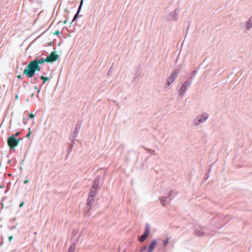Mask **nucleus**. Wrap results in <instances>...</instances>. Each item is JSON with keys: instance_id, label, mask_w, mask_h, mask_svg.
Listing matches in <instances>:
<instances>
[{"instance_id": "obj_53", "label": "nucleus", "mask_w": 252, "mask_h": 252, "mask_svg": "<svg viewBox=\"0 0 252 252\" xmlns=\"http://www.w3.org/2000/svg\"><path fill=\"white\" fill-rule=\"evenodd\" d=\"M9 155H7L6 157H7V158H8V157H9Z\"/></svg>"}, {"instance_id": "obj_15", "label": "nucleus", "mask_w": 252, "mask_h": 252, "mask_svg": "<svg viewBox=\"0 0 252 252\" xmlns=\"http://www.w3.org/2000/svg\"><path fill=\"white\" fill-rule=\"evenodd\" d=\"M32 62L33 65L35 73L36 72V71H40L41 69L40 65L34 62Z\"/></svg>"}, {"instance_id": "obj_24", "label": "nucleus", "mask_w": 252, "mask_h": 252, "mask_svg": "<svg viewBox=\"0 0 252 252\" xmlns=\"http://www.w3.org/2000/svg\"><path fill=\"white\" fill-rule=\"evenodd\" d=\"M168 241H169V238H167L166 239H165V240H164L162 242V243H163V245L164 246H165L168 243Z\"/></svg>"}, {"instance_id": "obj_42", "label": "nucleus", "mask_w": 252, "mask_h": 252, "mask_svg": "<svg viewBox=\"0 0 252 252\" xmlns=\"http://www.w3.org/2000/svg\"><path fill=\"white\" fill-rule=\"evenodd\" d=\"M29 1L30 3H32L33 2V0H29Z\"/></svg>"}, {"instance_id": "obj_12", "label": "nucleus", "mask_w": 252, "mask_h": 252, "mask_svg": "<svg viewBox=\"0 0 252 252\" xmlns=\"http://www.w3.org/2000/svg\"><path fill=\"white\" fill-rule=\"evenodd\" d=\"M69 139L70 140V142L68 143V148L67 149V152L68 153H70L71 152L75 141V139H71V138H69Z\"/></svg>"}, {"instance_id": "obj_51", "label": "nucleus", "mask_w": 252, "mask_h": 252, "mask_svg": "<svg viewBox=\"0 0 252 252\" xmlns=\"http://www.w3.org/2000/svg\"><path fill=\"white\" fill-rule=\"evenodd\" d=\"M146 247H145L143 248V250H146Z\"/></svg>"}, {"instance_id": "obj_16", "label": "nucleus", "mask_w": 252, "mask_h": 252, "mask_svg": "<svg viewBox=\"0 0 252 252\" xmlns=\"http://www.w3.org/2000/svg\"><path fill=\"white\" fill-rule=\"evenodd\" d=\"M82 15H79V13H76L74 15L70 24H72L73 22L76 21L79 17H82Z\"/></svg>"}, {"instance_id": "obj_38", "label": "nucleus", "mask_w": 252, "mask_h": 252, "mask_svg": "<svg viewBox=\"0 0 252 252\" xmlns=\"http://www.w3.org/2000/svg\"><path fill=\"white\" fill-rule=\"evenodd\" d=\"M29 180L28 179H27V180H26L24 181V183L25 184H28V183H29Z\"/></svg>"}, {"instance_id": "obj_32", "label": "nucleus", "mask_w": 252, "mask_h": 252, "mask_svg": "<svg viewBox=\"0 0 252 252\" xmlns=\"http://www.w3.org/2000/svg\"><path fill=\"white\" fill-rule=\"evenodd\" d=\"M44 84H43V83H42L40 85V87H39V90H38V94H39V92H40V90H41V87L43 86V85H44Z\"/></svg>"}, {"instance_id": "obj_54", "label": "nucleus", "mask_w": 252, "mask_h": 252, "mask_svg": "<svg viewBox=\"0 0 252 252\" xmlns=\"http://www.w3.org/2000/svg\"><path fill=\"white\" fill-rule=\"evenodd\" d=\"M20 170H22V167H21L20 168Z\"/></svg>"}, {"instance_id": "obj_20", "label": "nucleus", "mask_w": 252, "mask_h": 252, "mask_svg": "<svg viewBox=\"0 0 252 252\" xmlns=\"http://www.w3.org/2000/svg\"><path fill=\"white\" fill-rule=\"evenodd\" d=\"M31 80V83L34 84L38 82V78L36 76H33Z\"/></svg>"}, {"instance_id": "obj_23", "label": "nucleus", "mask_w": 252, "mask_h": 252, "mask_svg": "<svg viewBox=\"0 0 252 252\" xmlns=\"http://www.w3.org/2000/svg\"><path fill=\"white\" fill-rule=\"evenodd\" d=\"M21 134V132L20 131H17L15 133L12 134L10 136H14L15 138H17L18 136H19Z\"/></svg>"}, {"instance_id": "obj_17", "label": "nucleus", "mask_w": 252, "mask_h": 252, "mask_svg": "<svg viewBox=\"0 0 252 252\" xmlns=\"http://www.w3.org/2000/svg\"><path fill=\"white\" fill-rule=\"evenodd\" d=\"M189 85V82H185L184 83V84L182 86L181 89H180V91H185L187 88V87Z\"/></svg>"}, {"instance_id": "obj_46", "label": "nucleus", "mask_w": 252, "mask_h": 252, "mask_svg": "<svg viewBox=\"0 0 252 252\" xmlns=\"http://www.w3.org/2000/svg\"><path fill=\"white\" fill-rule=\"evenodd\" d=\"M43 74L46 75L47 74V72H43Z\"/></svg>"}, {"instance_id": "obj_34", "label": "nucleus", "mask_w": 252, "mask_h": 252, "mask_svg": "<svg viewBox=\"0 0 252 252\" xmlns=\"http://www.w3.org/2000/svg\"><path fill=\"white\" fill-rule=\"evenodd\" d=\"M13 239V237L12 236H10L8 237V240L9 242H11Z\"/></svg>"}, {"instance_id": "obj_41", "label": "nucleus", "mask_w": 252, "mask_h": 252, "mask_svg": "<svg viewBox=\"0 0 252 252\" xmlns=\"http://www.w3.org/2000/svg\"><path fill=\"white\" fill-rule=\"evenodd\" d=\"M37 2L38 3L39 5H41L42 3V1H37Z\"/></svg>"}, {"instance_id": "obj_2", "label": "nucleus", "mask_w": 252, "mask_h": 252, "mask_svg": "<svg viewBox=\"0 0 252 252\" xmlns=\"http://www.w3.org/2000/svg\"><path fill=\"white\" fill-rule=\"evenodd\" d=\"M35 74L33 65L32 61L26 66L23 72V75H26L29 78H32Z\"/></svg>"}, {"instance_id": "obj_10", "label": "nucleus", "mask_w": 252, "mask_h": 252, "mask_svg": "<svg viewBox=\"0 0 252 252\" xmlns=\"http://www.w3.org/2000/svg\"><path fill=\"white\" fill-rule=\"evenodd\" d=\"M202 117L203 118V119H198L197 120H195V125H199L200 123H203V122L207 120V119L208 118V115L207 114L204 113L202 115Z\"/></svg>"}, {"instance_id": "obj_5", "label": "nucleus", "mask_w": 252, "mask_h": 252, "mask_svg": "<svg viewBox=\"0 0 252 252\" xmlns=\"http://www.w3.org/2000/svg\"><path fill=\"white\" fill-rule=\"evenodd\" d=\"M59 58V56L57 55V51H54L51 53L50 55L47 58L48 63H54L56 62Z\"/></svg>"}, {"instance_id": "obj_33", "label": "nucleus", "mask_w": 252, "mask_h": 252, "mask_svg": "<svg viewBox=\"0 0 252 252\" xmlns=\"http://www.w3.org/2000/svg\"><path fill=\"white\" fill-rule=\"evenodd\" d=\"M24 204L25 203L24 201L22 202L19 205V207L22 208L24 205Z\"/></svg>"}, {"instance_id": "obj_13", "label": "nucleus", "mask_w": 252, "mask_h": 252, "mask_svg": "<svg viewBox=\"0 0 252 252\" xmlns=\"http://www.w3.org/2000/svg\"><path fill=\"white\" fill-rule=\"evenodd\" d=\"M97 190H96V189H92L91 188L90 192L89 193L88 197L92 198H94L95 197L96 193L97 192Z\"/></svg>"}, {"instance_id": "obj_30", "label": "nucleus", "mask_w": 252, "mask_h": 252, "mask_svg": "<svg viewBox=\"0 0 252 252\" xmlns=\"http://www.w3.org/2000/svg\"><path fill=\"white\" fill-rule=\"evenodd\" d=\"M17 227V225H14V226H9L8 228L10 230H13L15 228H16Z\"/></svg>"}, {"instance_id": "obj_7", "label": "nucleus", "mask_w": 252, "mask_h": 252, "mask_svg": "<svg viewBox=\"0 0 252 252\" xmlns=\"http://www.w3.org/2000/svg\"><path fill=\"white\" fill-rule=\"evenodd\" d=\"M100 177L99 176H97L95 177V179L93 181V183L91 189H96V190L98 189L99 187V183H100Z\"/></svg>"}, {"instance_id": "obj_25", "label": "nucleus", "mask_w": 252, "mask_h": 252, "mask_svg": "<svg viewBox=\"0 0 252 252\" xmlns=\"http://www.w3.org/2000/svg\"><path fill=\"white\" fill-rule=\"evenodd\" d=\"M28 129H29V132L27 134V135H26V137H27V138H29L31 137V136L32 131L31 130V127H29V128H28Z\"/></svg>"}, {"instance_id": "obj_40", "label": "nucleus", "mask_w": 252, "mask_h": 252, "mask_svg": "<svg viewBox=\"0 0 252 252\" xmlns=\"http://www.w3.org/2000/svg\"><path fill=\"white\" fill-rule=\"evenodd\" d=\"M34 88L35 90H37L38 91V90H39L36 86H34Z\"/></svg>"}, {"instance_id": "obj_50", "label": "nucleus", "mask_w": 252, "mask_h": 252, "mask_svg": "<svg viewBox=\"0 0 252 252\" xmlns=\"http://www.w3.org/2000/svg\"><path fill=\"white\" fill-rule=\"evenodd\" d=\"M33 95H34V94H33V93H32V96H33Z\"/></svg>"}, {"instance_id": "obj_21", "label": "nucleus", "mask_w": 252, "mask_h": 252, "mask_svg": "<svg viewBox=\"0 0 252 252\" xmlns=\"http://www.w3.org/2000/svg\"><path fill=\"white\" fill-rule=\"evenodd\" d=\"M6 199H7V197L6 196H4V197H2L1 200V203H0L1 206H0V209L1 208H2V209L4 208V204H3V201L5 200Z\"/></svg>"}, {"instance_id": "obj_6", "label": "nucleus", "mask_w": 252, "mask_h": 252, "mask_svg": "<svg viewBox=\"0 0 252 252\" xmlns=\"http://www.w3.org/2000/svg\"><path fill=\"white\" fill-rule=\"evenodd\" d=\"M179 72V71L178 70H176L168 77L167 80V83L168 85H170L174 81L175 79L178 76Z\"/></svg>"}, {"instance_id": "obj_55", "label": "nucleus", "mask_w": 252, "mask_h": 252, "mask_svg": "<svg viewBox=\"0 0 252 252\" xmlns=\"http://www.w3.org/2000/svg\"><path fill=\"white\" fill-rule=\"evenodd\" d=\"M252 26V25H251V27Z\"/></svg>"}, {"instance_id": "obj_9", "label": "nucleus", "mask_w": 252, "mask_h": 252, "mask_svg": "<svg viewBox=\"0 0 252 252\" xmlns=\"http://www.w3.org/2000/svg\"><path fill=\"white\" fill-rule=\"evenodd\" d=\"M150 232V229L149 227L148 226L146 227L145 233L143 235H142L139 239V241L141 242H143L148 236Z\"/></svg>"}, {"instance_id": "obj_36", "label": "nucleus", "mask_w": 252, "mask_h": 252, "mask_svg": "<svg viewBox=\"0 0 252 252\" xmlns=\"http://www.w3.org/2000/svg\"><path fill=\"white\" fill-rule=\"evenodd\" d=\"M17 77L18 79H20V80L22 79V78H23L22 76L21 75H18Z\"/></svg>"}, {"instance_id": "obj_44", "label": "nucleus", "mask_w": 252, "mask_h": 252, "mask_svg": "<svg viewBox=\"0 0 252 252\" xmlns=\"http://www.w3.org/2000/svg\"><path fill=\"white\" fill-rule=\"evenodd\" d=\"M15 99H18V95H16V96H15Z\"/></svg>"}, {"instance_id": "obj_3", "label": "nucleus", "mask_w": 252, "mask_h": 252, "mask_svg": "<svg viewBox=\"0 0 252 252\" xmlns=\"http://www.w3.org/2000/svg\"><path fill=\"white\" fill-rule=\"evenodd\" d=\"M94 199L92 198L88 197L87 202H86V206L84 209V212L85 213V215L86 217H89L91 216V214L90 213V211L92 210V205L93 202H94Z\"/></svg>"}, {"instance_id": "obj_48", "label": "nucleus", "mask_w": 252, "mask_h": 252, "mask_svg": "<svg viewBox=\"0 0 252 252\" xmlns=\"http://www.w3.org/2000/svg\"><path fill=\"white\" fill-rule=\"evenodd\" d=\"M24 83L25 84H28V82H26V81H24Z\"/></svg>"}, {"instance_id": "obj_1", "label": "nucleus", "mask_w": 252, "mask_h": 252, "mask_svg": "<svg viewBox=\"0 0 252 252\" xmlns=\"http://www.w3.org/2000/svg\"><path fill=\"white\" fill-rule=\"evenodd\" d=\"M22 139L20 138H15L14 136H10L7 139V145L9 147L10 152L15 151V148L18 146Z\"/></svg>"}, {"instance_id": "obj_29", "label": "nucleus", "mask_w": 252, "mask_h": 252, "mask_svg": "<svg viewBox=\"0 0 252 252\" xmlns=\"http://www.w3.org/2000/svg\"><path fill=\"white\" fill-rule=\"evenodd\" d=\"M12 162V160L8 159L7 161V163L9 164L10 166H12L13 164Z\"/></svg>"}, {"instance_id": "obj_49", "label": "nucleus", "mask_w": 252, "mask_h": 252, "mask_svg": "<svg viewBox=\"0 0 252 252\" xmlns=\"http://www.w3.org/2000/svg\"><path fill=\"white\" fill-rule=\"evenodd\" d=\"M15 220H16V218H14L13 219V220L14 221H15Z\"/></svg>"}, {"instance_id": "obj_43", "label": "nucleus", "mask_w": 252, "mask_h": 252, "mask_svg": "<svg viewBox=\"0 0 252 252\" xmlns=\"http://www.w3.org/2000/svg\"><path fill=\"white\" fill-rule=\"evenodd\" d=\"M24 160H25V159H23L22 160L21 164H22L23 165L24 164Z\"/></svg>"}, {"instance_id": "obj_26", "label": "nucleus", "mask_w": 252, "mask_h": 252, "mask_svg": "<svg viewBox=\"0 0 252 252\" xmlns=\"http://www.w3.org/2000/svg\"><path fill=\"white\" fill-rule=\"evenodd\" d=\"M28 122V118L23 119V123L24 125H26V124H27Z\"/></svg>"}, {"instance_id": "obj_8", "label": "nucleus", "mask_w": 252, "mask_h": 252, "mask_svg": "<svg viewBox=\"0 0 252 252\" xmlns=\"http://www.w3.org/2000/svg\"><path fill=\"white\" fill-rule=\"evenodd\" d=\"M32 62H34L39 65H43L45 62L48 63V60L47 58L36 57Z\"/></svg>"}, {"instance_id": "obj_45", "label": "nucleus", "mask_w": 252, "mask_h": 252, "mask_svg": "<svg viewBox=\"0 0 252 252\" xmlns=\"http://www.w3.org/2000/svg\"><path fill=\"white\" fill-rule=\"evenodd\" d=\"M126 251V247L124 248L123 252H125Z\"/></svg>"}, {"instance_id": "obj_39", "label": "nucleus", "mask_w": 252, "mask_h": 252, "mask_svg": "<svg viewBox=\"0 0 252 252\" xmlns=\"http://www.w3.org/2000/svg\"><path fill=\"white\" fill-rule=\"evenodd\" d=\"M66 18H67V16H66ZM67 19H65V20L64 21V22H63V23H64V24H66L67 23Z\"/></svg>"}, {"instance_id": "obj_47", "label": "nucleus", "mask_w": 252, "mask_h": 252, "mask_svg": "<svg viewBox=\"0 0 252 252\" xmlns=\"http://www.w3.org/2000/svg\"><path fill=\"white\" fill-rule=\"evenodd\" d=\"M61 44V43H59L58 44V46H60Z\"/></svg>"}, {"instance_id": "obj_22", "label": "nucleus", "mask_w": 252, "mask_h": 252, "mask_svg": "<svg viewBox=\"0 0 252 252\" xmlns=\"http://www.w3.org/2000/svg\"><path fill=\"white\" fill-rule=\"evenodd\" d=\"M28 119H32L35 117V114H33L32 113H29L27 115Z\"/></svg>"}, {"instance_id": "obj_18", "label": "nucleus", "mask_w": 252, "mask_h": 252, "mask_svg": "<svg viewBox=\"0 0 252 252\" xmlns=\"http://www.w3.org/2000/svg\"><path fill=\"white\" fill-rule=\"evenodd\" d=\"M40 79L43 81V84H45L46 82L49 80V77L44 76L43 75L40 76Z\"/></svg>"}, {"instance_id": "obj_31", "label": "nucleus", "mask_w": 252, "mask_h": 252, "mask_svg": "<svg viewBox=\"0 0 252 252\" xmlns=\"http://www.w3.org/2000/svg\"><path fill=\"white\" fill-rule=\"evenodd\" d=\"M60 34V32L58 30V31H56V32L54 33V34L57 35L58 36H59Z\"/></svg>"}, {"instance_id": "obj_4", "label": "nucleus", "mask_w": 252, "mask_h": 252, "mask_svg": "<svg viewBox=\"0 0 252 252\" xmlns=\"http://www.w3.org/2000/svg\"><path fill=\"white\" fill-rule=\"evenodd\" d=\"M82 123V121L78 122V123L76 124V125L74 127L72 136H70L69 138H71V139H75V138L78 136L79 130L81 129Z\"/></svg>"}, {"instance_id": "obj_52", "label": "nucleus", "mask_w": 252, "mask_h": 252, "mask_svg": "<svg viewBox=\"0 0 252 252\" xmlns=\"http://www.w3.org/2000/svg\"><path fill=\"white\" fill-rule=\"evenodd\" d=\"M39 94L37 93V97L38 98V96H39V95H38Z\"/></svg>"}, {"instance_id": "obj_19", "label": "nucleus", "mask_w": 252, "mask_h": 252, "mask_svg": "<svg viewBox=\"0 0 252 252\" xmlns=\"http://www.w3.org/2000/svg\"><path fill=\"white\" fill-rule=\"evenodd\" d=\"M83 4V0H81V1H80V4L78 7V9L77 10L76 13H80Z\"/></svg>"}, {"instance_id": "obj_27", "label": "nucleus", "mask_w": 252, "mask_h": 252, "mask_svg": "<svg viewBox=\"0 0 252 252\" xmlns=\"http://www.w3.org/2000/svg\"><path fill=\"white\" fill-rule=\"evenodd\" d=\"M3 239H4V238H3V236L1 235V236H0L1 241L0 242V247H1L3 244Z\"/></svg>"}, {"instance_id": "obj_37", "label": "nucleus", "mask_w": 252, "mask_h": 252, "mask_svg": "<svg viewBox=\"0 0 252 252\" xmlns=\"http://www.w3.org/2000/svg\"><path fill=\"white\" fill-rule=\"evenodd\" d=\"M13 160V164H16V159L15 158H14L13 159H12Z\"/></svg>"}, {"instance_id": "obj_35", "label": "nucleus", "mask_w": 252, "mask_h": 252, "mask_svg": "<svg viewBox=\"0 0 252 252\" xmlns=\"http://www.w3.org/2000/svg\"><path fill=\"white\" fill-rule=\"evenodd\" d=\"M5 187V185L3 184H1L0 185V188L3 189Z\"/></svg>"}, {"instance_id": "obj_28", "label": "nucleus", "mask_w": 252, "mask_h": 252, "mask_svg": "<svg viewBox=\"0 0 252 252\" xmlns=\"http://www.w3.org/2000/svg\"><path fill=\"white\" fill-rule=\"evenodd\" d=\"M112 72V67H111L107 72V75H110L111 74Z\"/></svg>"}, {"instance_id": "obj_11", "label": "nucleus", "mask_w": 252, "mask_h": 252, "mask_svg": "<svg viewBox=\"0 0 252 252\" xmlns=\"http://www.w3.org/2000/svg\"><path fill=\"white\" fill-rule=\"evenodd\" d=\"M79 239V237H78L77 240L76 242H73L70 245L67 252H74L75 248H76V245Z\"/></svg>"}, {"instance_id": "obj_14", "label": "nucleus", "mask_w": 252, "mask_h": 252, "mask_svg": "<svg viewBox=\"0 0 252 252\" xmlns=\"http://www.w3.org/2000/svg\"><path fill=\"white\" fill-rule=\"evenodd\" d=\"M157 242L156 240H153L149 246V249L148 252H153L156 245Z\"/></svg>"}]
</instances>
